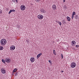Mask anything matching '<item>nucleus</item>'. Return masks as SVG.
<instances>
[{"instance_id":"7ed1b4c3","label":"nucleus","mask_w":79,"mask_h":79,"mask_svg":"<svg viewBox=\"0 0 79 79\" xmlns=\"http://www.w3.org/2000/svg\"><path fill=\"white\" fill-rule=\"evenodd\" d=\"M76 66V64L74 62H72L71 65V66L72 68H75Z\"/></svg>"},{"instance_id":"9b49d317","label":"nucleus","mask_w":79,"mask_h":79,"mask_svg":"<svg viewBox=\"0 0 79 79\" xmlns=\"http://www.w3.org/2000/svg\"><path fill=\"white\" fill-rule=\"evenodd\" d=\"M42 55V53H40V54H38L37 56V59H38L39 58V57L40 56Z\"/></svg>"},{"instance_id":"2eb2a0df","label":"nucleus","mask_w":79,"mask_h":79,"mask_svg":"<svg viewBox=\"0 0 79 79\" xmlns=\"http://www.w3.org/2000/svg\"><path fill=\"white\" fill-rule=\"evenodd\" d=\"M53 53L54 55H56V52H55V50H53Z\"/></svg>"},{"instance_id":"7c9ffc66","label":"nucleus","mask_w":79,"mask_h":79,"mask_svg":"<svg viewBox=\"0 0 79 79\" xmlns=\"http://www.w3.org/2000/svg\"><path fill=\"white\" fill-rule=\"evenodd\" d=\"M65 8H66V6H65Z\"/></svg>"},{"instance_id":"ddd939ff","label":"nucleus","mask_w":79,"mask_h":79,"mask_svg":"<svg viewBox=\"0 0 79 79\" xmlns=\"http://www.w3.org/2000/svg\"><path fill=\"white\" fill-rule=\"evenodd\" d=\"M3 49V47L2 46H0V50H2Z\"/></svg>"},{"instance_id":"6e6552de","label":"nucleus","mask_w":79,"mask_h":79,"mask_svg":"<svg viewBox=\"0 0 79 79\" xmlns=\"http://www.w3.org/2000/svg\"><path fill=\"white\" fill-rule=\"evenodd\" d=\"M76 44V41L74 40L72 41L71 44L72 46H75Z\"/></svg>"},{"instance_id":"cd10ccee","label":"nucleus","mask_w":79,"mask_h":79,"mask_svg":"<svg viewBox=\"0 0 79 79\" xmlns=\"http://www.w3.org/2000/svg\"><path fill=\"white\" fill-rule=\"evenodd\" d=\"M61 73H63V72H64V71H63V70H61Z\"/></svg>"},{"instance_id":"f257e3e1","label":"nucleus","mask_w":79,"mask_h":79,"mask_svg":"<svg viewBox=\"0 0 79 79\" xmlns=\"http://www.w3.org/2000/svg\"><path fill=\"white\" fill-rule=\"evenodd\" d=\"M0 44L2 46H4L6 44V40L5 39H2L0 40Z\"/></svg>"},{"instance_id":"c85d7f7f","label":"nucleus","mask_w":79,"mask_h":79,"mask_svg":"<svg viewBox=\"0 0 79 79\" xmlns=\"http://www.w3.org/2000/svg\"><path fill=\"white\" fill-rule=\"evenodd\" d=\"M64 1V2H65L66 0H63Z\"/></svg>"},{"instance_id":"393cba45","label":"nucleus","mask_w":79,"mask_h":79,"mask_svg":"<svg viewBox=\"0 0 79 79\" xmlns=\"http://www.w3.org/2000/svg\"><path fill=\"white\" fill-rule=\"evenodd\" d=\"M59 24L60 25V26H61V22H59Z\"/></svg>"},{"instance_id":"f8f14e48","label":"nucleus","mask_w":79,"mask_h":79,"mask_svg":"<svg viewBox=\"0 0 79 79\" xmlns=\"http://www.w3.org/2000/svg\"><path fill=\"white\" fill-rule=\"evenodd\" d=\"M66 19L68 21H71V19L70 18V17H69L67 16L66 17Z\"/></svg>"},{"instance_id":"b1692460","label":"nucleus","mask_w":79,"mask_h":79,"mask_svg":"<svg viewBox=\"0 0 79 79\" xmlns=\"http://www.w3.org/2000/svg\"><path fill=\"white\" fill-rule=\"evenodd\" d=\"M76 48H78V47H79V45H76Z\"/></svg>"},{"instance_id":"dca6fc26","label":"nucleus","mask_w":79,"mask_h":79,"mask_svg":"<svg viewBox=\"0 0 79 79\" xmlns=\"http://www.w3.org/2000/svg\"><path fill=\"white\" fill-rule=\"evenodd\" d=\"M17 71L16 69H15L13 71V73H15Z\"/></svg>"},{"instance_id":"0eeeda50","label":"nucleus","mask_w":79,"mask_h":79,"mask_svg":"<svg viewBox=\"0 0 79 79\" xmlns=\"http://www.w3.org/2000/svg\"><path fill=\"white\" fill-rule=\"evenodd\" d=\"M52 8L53 10H56V6L55 4H54L52 5Z\"/></svg>"},{"instance_id":"c756f323","label":"nucleus","mask_w":79,"mask_h":79,"mask_svg":"<svg viewBox=\"0 0 79 79\" xmlns=\"http://www.w3.org/2000/svg\"><path fill=\"white\" fill-rule=\"evenodd\" d=\"M17 3H18V0H16Z\"/></svg>"},{"instance_id":"9d476101","label":"nucleus","mask_w":79,"mask_h":79,"mask_svg":"<svg viewBox=\"0 0 79 79\" xmlns=\"http://www.w3.org/2000/svg\"><path fill=\"white\" fill-rule=\"evenodd\" d=\"M30 61L31 63H33V62H34L35 61V59L34 57H32L30 59Z\"/></svg>"},{"instance_id":"f03ea898","label":"nucleus","mask_w":79,"mask_h":79,"mask_svg":"<svg viewBox=\"0 0 79 79\" xmlns=\"http://www.w3.org/2000/svg\"><path fill=\"white\" fill-rule=\"evenodd\" d=\"M20 9L21 10L24 11V10H25V9H26V6H25L24 5H22L20 6Z\"/></svg>"},{"instance_id":"423d86ee","label":"nucleus","mask_w":79,"mask_h":79,"mask_svg":"<svg viewBox=\"0 0 79 79\" xmlns=\"http://www.w3.org/2000/svg\"><path fill=\"white\" fill-rule=\"evenodd\" d=\"M5 61L6 62H7V63H10V62L11 61V59L6 58Z\"/></svg>"},{"instance_id":"39448f33","label":"nucleus","mask_w":79,"mask_h":79,"mask_svg":"<svg viewBox=\"0 0 79 79\" xmlns=\"http://www.w3.org/2000/svg\"><path fill=\"white\" fill-rule=\"evenodd\" d=\"M1 71L2 74H5L6 73V70H5L4 68H2L1 69Z\"/></svg>"},{"instance_id":"6ab92c4d","label":"nucleus","mask_w":79,"mask_h":79,"mask_svg":"<svg viewBox=\"0 0 79 79\" xmlns=\"http://www.w3.org/2000/svg\"><path fill=\"white\" fill-rule=\"evenodd\" d=\"M2 61L3 62V63H5V61H5V60L3 59H2Z\"/></svg>"},{"instance_id":"20e7f679","label":"nucleus","mask_w":79,"mask_h":79,"mask_svg":"<svg viewBox=\"0 0 79 79\" xmlns=\"http://www.w3.org/2000/svg\"><path fill=\"white\" fill-rule=\"evenodd\" d=\"M38 18L39 19H42L44 18V16L41 15H39L38 16Z\"/></svg>"},{"instance_id":"f3484780","label":"nucleus","mask_w":79,"mask_h":79,"mask_svg":"<svg viewBox=\"0 0 79 79\" xmlns=\"http://www.w3.org/2000/svg\"><path fill=\"white\" fill-rule=\"evenodd\" d=\"M10 10V11H11V12H15V10Z\"/></svg>"},{"instance_id":"4be33fe9","label":"nucleus","mask_w":79,"mask_h":79,"mask_svg":"<svg viewBox=\"0 0 79 79\" xmlns=\"http://www.w3.org/2000/svg\"><path fill=\"white\" fill-rule=\"evenodd\" d=\"M36 2H40V0H35Z\"/></svg>"},{"instance_id":"aec40b11","label":"nucleus","mask_w":79,"mask_h":79,"mask_svg":"<svg viewBox=\"0 0 79 79\" xmlns=\"http://www.w3.org/2000/svg\"><path fill=\"white\" fill-rule=\"evenodd\" d=\"M2 10H0V15H2Z\"/></svg>"},{"instance_id":"1a4fd4ad","label":"nucleus","mask_w":79,"mask_h":79,"mask_svg":"<svg viewBox=\"0 0 79 79\" xmlns=\"http://www.w3.org/2000/svg\"><path fill=\"white\" fill-rule=\"evenodd\" d=\"M15 49V46H11L10 48V49L11 50H14Z\"/></svg>"},{"instance_id":"5701e85b","label":"nucleus","mask_w":79,"mask_h":79,"mask_svg":"<svg viewBox=\"0 0 79 79\" xmlns=\"http://www.w3.org/2000/svg\"><path fill=\"white\" fill-rule=\"evenodd\" d=\"M74 15H72V19H73V18H74Z\"/></svg>"},{"instance_id":"412c9836","label":"nucleus","mask_w":79,"mask_h":79,"mask_svg":"<svg viewBox=\"0 0 79 79\" xmlns=\"http://www.w3.org/2000/svg\"><path fill=\"white\" fill-rule=\"evenodd\" d=\"M61 56L62 58V59L63 58V55L62 54H61Z\"/></svg>"},{"instance_id":"a211bd4d","label":"nucleus","mask_w":79,"mask_h":79,"mask_svg":"<svg viewBox=\"0 0 79 79\" xmlns=\"http://www.w3.org/2000/svg\"><path fill=\"white\" fill-rule=\"evenodd\" d=\"M76 15V12H73L72 15L74 16V15Z\"/></svg>"},{"instance_id":"a878e982","label":"nucleus","mask_w":79,"mask_h":79,"mask_svg":"<svg viewBox=\"0 0 79 79\" xmlns=\"http://www.w3.org/2000/svg\"><path fill=\"white\" fill-rule=\"evenodd\" d=\"M48 62H49V63H52V61L50 60H48Z\"/></svg>"},{"instance_id":"4468645a","label":"nucleus","mask_w":79,"mask_h":79,"mask_svg":"<svg viewBox=\"0 0 79 79\" xmlns=\"http://www.w3.org/2000/svg\"><path fill=\"white\" fill-rule=\"evenodd\" d=\"M74 18H75V19H77V18H78V16H77V15H76L74 16Z\"/></svg>"},{"instance_id":"bb28decb","label":"nucleus","mask_w":79,"mask_h":79,"mask_svg":"<svg viewBox=\"0 0 79 79\" xmlns=\"http://www.w3.org/2000/svg\"><path fill=\"white\" fill-rule=\"evenodd\" d=\"M11 13V11L10 10L9 12V14H10V13Z\"/></svg>"}]
</instances>
